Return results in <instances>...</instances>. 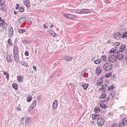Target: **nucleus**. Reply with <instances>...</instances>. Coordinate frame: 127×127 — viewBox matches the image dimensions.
<instances>
[{"label":"nucleus","instance_id":"1","mask_svg":"<svg viewBox=\"0 0 127 127\" xmlns=\"http://www.w3.org/2000/svg\"><path fill=\"white\" fill-rule=\"evenodd\" d=\"M113 65L109 63H106L104 64L103 68L106 71H110L112 69Z\"/></svg>","mask_w":127,"mask_h":127},{"label":"nucleus","instance_id":"2","mask_svg":"<svg viewBox=\"0 0 127 127\" xmlns=\"http://www.w3.org/2000/svg\"><path fill=\"white\" fill-rule=\"evenodd\" d=\"M117 59L116 55L113 54H111L108 57L109 61L111 63H114Z\"/></svg>","mask_w":127,"mask_h":127},{"label":"nucleus","instance_id":"3","mask_svg":"<svg viewBox=\"0 0 127 127\" xmlns=\"http://www.w3.org/2000/svg\"><path fill=\"white\" fill-rule=\"evenodd\" d=\"M104 120L102 118H99L97 120V124L99 126H102L104 124Z\"/></svg>","mask_w":127,"mask_h":127},{"label":"nucleus","instance_id":"4","mask_svg":"<svg viewBox=\"0 0 127 127\" xmlns=\"http://www.w3.org/2000/svg\"><path fill=\"white\" fill-rule=\"evenodd\" d=\"M113 36L114 38L116 39L119 40L121 38V35L120 33H114Z\"/></svg>","mask_w":127,"mask_h":127},{"label":"nucleus","instance_id":"5","mask_svg":"<svg viewBox=\"0 0 127 127\" xmlns=\"http://www.w3.org/2000/svg\"><path fill=\"white\" fill-rule=\"evenodd\" d=\"M24 5L27 7H29L30 6V2L29 0H23Z\"/></svg>","mask_w":127,"mask_h":127},{"label":"nucleus","instance_id":"6","mask_svg":"<svg viewBox=\"0 0 127 127\" xmlns=\"http://www.w3.org/2000/svg\"><path fill=\"white\" fill-rule=\"evenodd\" d=\"M8 35L9 36L12 37L13 35V31L12 28H10L8 30Z\"/></svg>","mask_w":127,"mask_h":127},{"label":"nucleus","instance_id":"7","mask_svg":"<svg viewBox=\"0 0 127 127\" xmlns=\"http://www.w3.org/2000/svg\"><path fill=\"white\" fill-rule=\"evenodd\" d=\"M81 14L84 13H90V11L89 10L82 9L80 10Z\"/></svg>","mask_w":127,"mask_h":127},{"label":"nucleus","instance_id":"8","mask_svg":"<svg viewBox=\"0 0 127 127\" xmlns=\"http://www.w3.org/2000/svg\"><path fill=\"white\" fill-rule=\"evenodd\" d=\"M58 102L57 100H55L53 102L52 105V107L54 109H56L57 107Z\"/></svg>","mask_w":127,"mask_h":127},{"label":"nucleus","instance_id":"9","mask_svg":"<svg viewBox=\"0 0 127 127\" xmlns=\"http://www.w3.org/2000/svg\"><path fill=\"white\" fill-rule=\"evenodd\" d=\"M124 56L122 54L118 55L117 57V59L119 60H121L123 59Z\"/></svg>","mask_w":127,"mask_h":127},{"label":"nucleus","instance_id":"10","mask_svg":"<svg viewBox=\"0 0 127 127\" xmlns=\"http://www.w3.org/2000/svg\"><path fill=\"white\" fill-rule=\"evenodd\" d=\"M96 71V74L98 75L100 74L102 71V70L100 66H98L97 67Z\"/></svg>","mask_w":127,"mask_h":127},{"label":"nucleus","instance_id":"11","mask_svg":"<svg viewBox=\"0 0 127 127\" xmlns=\"http://www.w3.org/2000/svg\"><path fill=\"white\" fill-rule=\"evenodd\" d=\"M126 48V45L124 44L122 45L120 47V50H119L120 51V52H122Z\"/></svg>","mask_w":127,"mask_h":127},{"label":"nucleus","instance_id":"12","mask_svg":"<svg viewBox=\"0 0 127 127\" xmlns=\"http://www.w3.org/2000/svg\"><path fill=\"white\" fill-rule=\"evenodd\" d=\"M6 60L8 63H11L13 61V60L11 58L10 55H7L6 56Z\"/></svg>","mask_w":127,"mask_h":127},{"label":"nucleus","instance_id":"13","mask_svg":"<svg viewBox=\"0 0 127 127\" xmlns=\"http://www.w3.org/2000/svg\"><path fill=\"white\" fill-rule=\"evenodd\" d=\"M122 122L123 125H127V119L126 118H123L122 120Z\"/></svg>","mask_w":127,"mask_h":127},{"label":"nucleus","instance_id":"14","mask_svg":"<svg viewBox=\"0 0 127 127\" xmlns=\"http://www.w3.org/2000/svg\"><path fill=\"white\" fill-rule=\"evenodd\" d=\"M72 59V58L69 56H65L64 58V60L66 61H70Z\"/></svg>","mask_w":127,"mask_h":127},{"label":"nucleus","instance_id":"15","mask_svg":"<svg viewBox=\"0 0 127 127\" xmlns=\"http://www.w3.org/2000/svg\"><path fill=\"white\" fill-rule=\"evenodd\" d=\"M110 52L112 53L111 54H115L116 55V54H119L120 53V51L119 50H117V51H115L112 49L110 51Z\"/></svg>","mask_w":127,"mask_h":127},{"label":"nucleus","instance_id":"16","mask_svg":"<svg viewBox=\"0 0 127 127\" xmlns=\"http://www.w3.org/2000/svg\"><path fill=\"white\" fill-rule=\"evenodd\" d=\"M26 20V19L24 17L21 18L19 20V22L20 23H22L24 22Z\"/></svg>","mask_w":127,"mask_h":127},{"label":"nucleus","instance_id":"17","mask_svg":"<svg viewBox=\"0 0 127 127\" xmlns=\"http://www.w3.org/2000/svg\"><path fill=\"white\" fill-rule=\"evenodd\" d=\"M30 121V118L29 117H27L25 120V125H28L29 124Z\"/></svg>","mask_w":127,"mask_h":127},{"label":"nucleus","instance_id":"18","mask_svg":"<svg viewBox=\"0 0 127 127\" xmlns=\"http://www.w3.org/2000/svg\"><path fill=\"white\" fill-rule=\"evenodd\" d=\"M36 100L34 101L32 103L31 105L30 106L32 107H33V108H35L36 106Z\"/></svg>","mask_w":127,"mask_h":127},{"label":"nucleus","instance_id":"19","mask_svg":"<svg viewBox=\"0 0 127 127\" xmlns=\"http://www.w3.org/2000/svg\"><path fill=\"white\" fill-rule=\"evenodd\" d=\"M50 34H51V35L54 37H55L57 36L56 34L53 30L51 31Z\"/></svg>","mask_w":127,"mask_h":127},{"label":"nucleus","instance_id":"20","mask_svg":"<svg viewBox=\"0 0 127 127\" xmlns=\"http://www.w3.org/2000/svg\"><path fill=\"white\" fill-rule=\"evenodd\" d=\"M82 86L84 90H86L88 86V85L87 84H84L82 85Z\"/></svg>","mask_w":127,"mask_h":127},{"label":"nucleus","instance_id":"21","mask_svg":"<svg viewBox=\"0 0 127 127\" xmlns=\"http://www.w3.org/2000/svg\"><path fill=\"white\" fill-rule=\"evenodd\" d=\"M101 62V60L99 59V60H96L94 61V63L96 64H99Z\"/></svg>","mask_w":127,"mask_h":127},{"label":"nucleus","instance_id":"22","mask_svg":"<svg viewBox=\"0 0 127 127\" xmlns=\"http://www.w3.org/2000/svg\"><path fill=\"white\" fill-rule=\"evenodd\" d=\"M103 82L101 79H100L98 80L96 84L98 86H100V85Z\"/></svg>","mask_w":127,"mask_h":127},{"label":"nucleus","instance_id":"23","mask_svg":"<svg viewBox=\"0 0 127 127\" xmlns=\"http://www.w3.org/2000/svg\"><path fill=\"white\" fill-rule=\"evenodd\" d=\"M99 115L96 114H95L93 116H92V118L94 119H96L98 117Z\"/></svg>","mask_w":127,"mask_h":127},{"label":"nucleus","instance_id":"24","mask_svg":"<svg viewBox=\"0 0 127 127\" xmlns=\"http://www.w3.org/2000/svg\"><path fill=\"white\" fill-rule=\"evenodd\" d=\"M18 52V47L16 46H14L13 49V52Z\"/></svg>","mask_w":127,"mask_h":127},{"label":"nucleus","instance_id":"25","mask_svg":"<svg viewBox=\"0 0 127 127\" xmlns=\"http://www.w3.org/2000/svg\"><path fill=\"white\" fill-rule=\"evenodd\" d=\"M21 65L27 67V64L24 62L22 61L21 62Z\"/></svg>","mask_w":127,"mask_h":127},{"label":"nucleus","instance_id":"26","mask_svg":"<svg viewBox=\"0 0 127 127\" xmlns=\"http://www.w3.org/2000/svg\"><path fill=\"white\" fill-rule=\"evenodd\" d=\"M95 112L98 113L100 111V108L98 107H95L94 109Z\"/></svg>","mask_w":127,"mask_h":127},{"label":"nucleus","instance_id":"27","mask_svg":"<svg viewBox=\"0 0 127 127\" xmlns=\"http://www.w3.org/2000/svg\"><path fill=\"white\" fill-rule=\"evenodd\" d=\"M22 77L21 76H19V77L17 78V80L20 82H21L23 81L22 79Z\"/></svg>","mask_w":127,"mask_h":127},{"label":"nucleus","instance_id":"28","mask_svg":"<svg viewBox=\"0 0 127 127\" xmlns=\"http://www.w3.org/2000/svg\"><path fill=\"white\" fill-rule=\"evenodd\" d=\"M101 58L103 61H105L106 60V57L104 55H103L101 56Z\"/></svg>","mask_w":127,"mask_h":127},{"label":"nucleus","instance_id":"29","mask_svg":"<svg viewBox=\"0 0 127 127\" xmlns=\"http://www.w3.org/2000/svg\"><path fill=\"white\" fill-rule=\"evenodd\" d=\"M4 2V0H0V7L3 5Z\"/></svg>","mask_w":127,"mask_h":127},{"label":"nucleus","instance_id":"30","mask_svg":"<svg viewBox=\"0 0 127 127\" xmlns=\"http://www.w3.org/2000/svg\"><path fill=\"white\" fill-rule=\"evenodd\" d=\"M32 99V96H29L27 97V100L28 102H30L31 100Z\"/></svg>","mask_w":127,"mask_h":127},{"label":"nucleus","instance_id":"31","mask_svg":"<svg viewBox=\"0 0 127 127\" xmlns=\"http://www.w3.org/2000/svg\"><path fill=\"white\" fill-rule=\"evenodd\" d=\"M112 73H107L105 74V76L107 78H109L111 76Z\"/></svg>","mask_w":127,"mask_h":127},{"label":"nucleus","instance_id":"32","mask_svg":"<svg viewBox=\"0 0 127 127\" xmlns=\"http://www.w3.org/2000/svg\"><path fill=\"white\" fill-rule=\"evenodd\" d=\"M12 86L15 89L17 90V85L16 84H15V83H13L12 85Z\"/></svg>","mask_w":127,"mask_h":127},{"label":"nucleus","instance_id":"33","mask_svg":"<svg viewBox=\"0 0 127 127\" xmlns=\"http://www.w3.org/2000/svg\"><path fill=\"white\" fill-rule=\"evenodd\" d=\"M127 37V32H125L123 35L122 37L123 38H124Z\"/></svg>","mask_w":127,"mask_h":127},{"label":"nucleus","instance_id":"34","mask_svg":"<svg viewBox=\"0 0 127 127\" xmlns=\"http://www.w3.org/2000/svg\"><path fill=\"white\" fill-rule=\"evenodd\" d=\"M64 16L65 17H67L69 19H70L71 18V15L69 14H64Z\"/></svg>","mask_w":127,"mask_h":127},{"label":"nucleus","instance_id":"35","mask_svg":"<svg viewBox=\"0 0 127 127\" xmlns=\"http://www.w3.org/2000/svg\"><path fill=\"white\" fill-rule=\"evenodd\" d=\"M15 61L17 62H18L19 60V58L18 56H14Z\"/></svg>","mask_w":127,"mask_h":127},{"label":"nucleus","instance_id":"36","mask_svg":"<svg viewBox=\"0 0 127 127\" xmlns=\"http://www.w3.org/2000/svg\"><path fill=\"white\" fill-rule=\"evenodd\" d=\"M106 96V94L105 93H103L102 94L100 97L101 98H104Z\"/></svg>","mask_w":127,"mask_h":127},{"label":"nucleus","instance_id":"37","mask_svg":"<svg viewBox=\"0 0 127 127\" xmlns=\"http://www.w3.org/2000/svg\"><path fill=\"white\" fill-rule=\"evenodd\" d=\"M19 11L21 12H22L24 11V9L22 7H20L19 8Z\"/></svg>","mask_w":127,"mask_h":127},{"label":"nucleus","instance_id":"38","mask_svg":"<svg viewBox=\"0 0 127 127\" xmlns=\"http://www.w3.org/2000/svg\"><path fill=\"white\" fill-rule=\"evenodd\" d=\"M49 25L47 23H45L43 25V27L44 28L46 29L48 27Z\"/></svg>","mask_w":127,"mask_h":127},{"label":"nucleus","instance_id":"39","mask_svg":"<svg viewBox=\"0 0 127 127\" xmlns=\"http://www.w3.org/2000/svg\"><path fill=\"white\" fill-rule=\"evenodd\" d=\"M26 31L24 30L20 29L19 30V32L20 33H23Z\"/></svg>","mask_w":127,"mask_h":127},{"label":"nucleus","instance_id":"40","mask_svg":"<svg viewBox=\"0 0 127 127\" xmlns=\"http://www.w3.org/2000/svg\"><path fill=\"white\" fill-rule=\"evenodd\" d=\"M114 86L112 85L110 87H109L108 89L109 90H112L114 88Z\"/></svg>","mask_w":127,"mask_h":127},{"label":"nucleus","instance_id":"41","mask_svg":"<svg viewBox=\"0 0 127 127\" xmlns=\"http://www.w3.org/2000/svg\"><path fill=\"white\" fill-rule=\"evenodd\" d=\"M14 56H18V52H13Z\"/></svg>","mask_w":127,"mask_h":127},{"label":"nucleus","instance_id":"42","mask_svg":"<svg viewBox=\"0 0 127 127\" xmlns=\"http://www.w3.org/2000/svg\"><path fill=\"white\" fill-rule=\"evenodd\" d=\"M14 56H18V52H13Z\"/></svg>","mask_w":127,"mask_h":127},{"label":"nucleus","instance_id":"43","mask_svg":"<svg viewBox=\"0 0 127 127\" xmlns=\"http://www.w3.org/2000/svg\"><path fill=\"white\" fill-rule=\"evenodd\" d=\"M120 44V43L119 42H117L115 43L114 44V46H118Z\"/></svg>","mask_w":127,"mask_h":127},{"label":"nucleus","instance_id":"44","mask_svg":"<svg viewBox=\"0 0 127 127\" xmlns=\"http://www.w3.org/2000/svg\"><path fill=\"white\" fill-rule=\"evenodd\" d=\"M76 13L81 14L80 10L79 9H77L76 10Z\"/></svg>","mask_w":127,"mask_h":127},{"label":"nucleus","instance_id":"45","mask_svg":"<svg viewBox=\"0 0 127 127\" xmlns=\"http://www.w3.org/2000/svg\"><path fill=\"white\" fill-rule=\"evenodd\" d=\"M29 42V40H25L23 41V42L24 43H28Z\"/></svg>","mask_w":127,"mask_h":127},{"label":"nucleus","instance_id":"46","mask_svg":"<svg viewBox=\"0 0 127 127\" xmlns=\"http://www.w3.org/2000/svg\"><path fill=\"white\" fill-rule=\"evenodd\" d=\"M5 7L4 6H1V7H0V9L1 10H2L3 11H4V9Z\"/></svg>","mask_w":127,"mask_h":127},{"label":"nucleus","instance_id":"47","mask_svg":"<svg viewBox=\"0 0 127 127\" xmlns=\"http://www.w3.org/2000/svg\"><path fill=\"white\" fill-rule=\"evenodd\" d=\"M33 108V107H32L31 106H30V107H29L28 109V111L29 112H30L32 109Z\"/></svg>","mask_w":127,"mask_h":127},{"label":"nucleus","instance_id":"48","mask_svg":"<svg viewBox=\"0 0 127 127\" xmlns=\"http://www.w3.org/2000/svg\"><path fill=\"white\" fill-rule=\"evenodd\" d=\"M113 127H120L119 125L117 124H115Z\"/></svg>","mask_w":127,"mask_h":127},{"label":"nucleus","instance_id":"49","mask_svg":"<svg viewBox=\"0 0 127 127\" xmlns=\"http://www.w3.org/2000/svg\"><path fill=\"white\" fill-rule=\"evenodd\" d=\"M2 22V23H5V22L0 17V22Z\"/></svg>","mask_w":127,"mask_h":127},{"label":"nucleus","instance_id":"50","mask_svg":"<svg viewBox=\"0 0 127 127\" xmlns=\"http://www.w3.org/2000/svg\"><path fill=\"white\" fill-rule=\"evenodd\" d=\"M11 43V39H9L8 41V44H10Z\"/></svg>","mask_w":127,"mask_h":127},{"label":"nucleus","instance_id":"51","mask_svg":"<svg viewBox=\"0 0 127 127\" xmlns=\"http://www.w3.org/2000/svg\"><path fill=\"white\" fill-rule=\"evenodd\" d=\"M19 4H17L15 6V8L16 9H17L19 7Z\"/></svg>","mask_w":127,"mask_h":127},{"label":"nucleus","instance_id":"52","mask_svg":"<svg viewBox=\"0 0 127 127\" xmlns=\"http://www.w3.org/2000/svg\"><path fill=\"white\" fill-rule=\"evenodd\" d=\"M113 50L115 51H117V47H115L114 48L112 49Z\"/></svg>","mask_w":127,"mask_h":127},{"label":"nucleus","instance_id":"53","mask_svg":"<svg viewBox=\"0 0 127 127\" xmlns=\"http://www.w3.org/2000/svg\"><path fill=\"white\" fill-rule=\"evenodd\" d=\"M100 106H101V107L102 108H105L106 107V106L105 105H103V106L102 105H100Z\"/></svg>","mask_w":127,"mask_h":127},{"label":"nucleus","instance_id":"54","mask_svg":"<svg viewBox=\"0 0 127 127\" xmlns=\"http://www.w3.org/2000/svg\"><path fill=\"white\" fill-rule=\"evenodd\" d=\"M25 54L26 56H28L29 55L28 52L26 51L25 52Z\"/></svg>","mask_w":127,"mask_h":127},{"label":"nucleus","instance_id":"55","mask_svg":"<svg viewBox=\"0 0 127 127\" xmlns=\"http://www.w3.org/2000/svg\"><path fill=\"white\" fill-rule=\"evenodd\" d=\"M3 74L4 75H6L8 74V73L7 72H5L3 73Z\"/></svg>","mask_w":127,"mask_h":127},{"label":"nucleus","instance_id":"56","mask_svg":"<svg viewBox=\"0 0 127 127\" xmlns=\"http://www.w3.org/2000/svg\"><path fill=\"white\" fill-rule=\"evenodd\" d=\"M99 91L100 92L103 91L102 88H100L99 89Z\"/></svg>","mask_w":127,"mask_h":127},{"label":"nucleus","instance_id":"57","mask_svg":"<svg viewBox=\"0 0 127 127\" xmlns=\"http://www.w3.org/2000/svg\"><path fill=\"white\" fill-rule=\"evenodd\" d=\"M33 68L35 70H36V66H33Z\"/></svg>","mask_w":127,"mask_h":127},{"label":"nucleus","instance_id":"58","mask_svg":"<svg viewBox=\"0 0 127 127\" xmlns=\"http://www.w3.org/2000/svg\"><path fill=\"white\" fill-rule=\"evenodd\" d=\"M103 91H105L106 90V89L105 88L103 87Z\"/></svg>","mask_w":127,"mask_h":127},{"label":"nucleus","instance_id":"59","mask_svg":"<svg viewBox=\"0 0 127 127\" xmlns=\"http://www.w3.org/2000/svg\"><path fill=\"white\" fill-rule=\"evenodd\" d=\"M6 78L7 79H8L9 78V74L6 75Z\"/></svg>","mask_w":127,"mask_h":127},{"label":"nucleus","instance_id":"60","mask_svg":"<svg viewBox=\"0 0 127 127\" xmlns=\"http://www.w3.org/2000/svg\"><path fill=\"white\" fill-rule=\"evenodd\" d=\"M108 98H107L106 100H103V102H106L108 101Z\"/></svg>","mask_w":127,"mask_h":127},{"label":"nucleus","instance_id":"61","mask_svg":"<svg viewBox=\"0 0 127 127\" xmlns=\"http://www.w3.org/2000/svg\"><path fill=\"white\" fill-rule=\"evenodd\" d=\"M23 119H24V118L23 117L21 118V120H20L21 121H23Z\"/></svg>","mask_w":127,"mask_h":127},{"label":"nucleus","instance_id":"62","mask_svg":"<svg viewBox=\"0 0 127 127\" xmlns=\"http://www.w3.org/2000/svg\"><path fill=\"white\" fill-rule=\"evenodd\" d=\"M17 110H21V109L20 108H17Z\"/></svg>","mask_w":127,"mask_h":127},{"label":"nucleus","instance_id":"63","mask_svg":"<svg viewBox=\"0 0 127 127\" xmlns=\"http://www.w3.org/2000/svg\"><path fill=\"white\" fill-rule=\"evenodd\" d=\"M53 26V24H51V26H50V28H51Z\"/></svg>","mask_w":127,"mask_h":127},{"label":"nucleus","instance_id":"64","mask_svg":"<svg viewBox=\"0 0 127 127\" xmlns=\"http://www.w3.org/2000/svg\"><path fill=\"white\" fill-rule=\"evenodd\" d=\"M125 58L126 60L127 61V55H126Z\"/></svg>","mask_w":127,"mask_h":127}]
</instances>
